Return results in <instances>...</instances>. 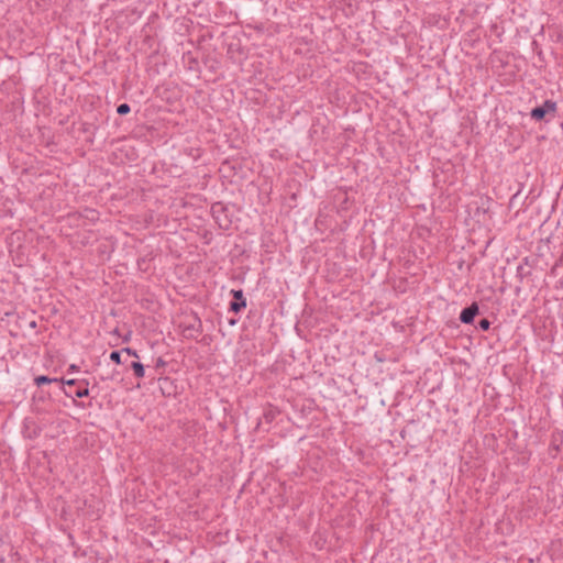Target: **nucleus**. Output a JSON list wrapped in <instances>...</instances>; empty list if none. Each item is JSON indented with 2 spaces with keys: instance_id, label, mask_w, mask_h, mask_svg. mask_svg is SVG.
<instances>
[{
  "instance_id": "obj_24",
  "label": "nucleus",
  "mask_w": 563,
  "mask_h": 563,
  "mask_svg": "<svg viewBox=\"0 0 563 563\" xmlns=\"http://www.w3.org/2000/svg\"><path fill=\"white\" fill-rule=\"evenodd\" d=\"M560 284H561V287L563 288V276H562V279L560 280Z\"/></svg>"
},
{
  "instance_id": "obj_25",
  "label": "nucleus",
  "mask_w": 563,
  "mask_h": 563,
  "mask_svg": "<svg viewBox=\"0 0 563 563\" xmlns=\"http://www.w3.org/2000/svg\"><path fill=\"white\" fill-rule=\"evenodd\" d=\"M74 404H75L76 406H79V405H80V404H79L78 401H76L75 399H74Z\"/></svg>"
},
{
  "instance_id": "obj_20",
  "label": "nucleus",
  "mask_w": 563,
  "mask_h": 563,
  "mask_svg": "<svg viewBox=\"0 0 563 563\" xmlns=\"http://www.w3.org/2000/svg\"><path fill=\"white\" fill-rule=\"evenodd\" d=\"M519 195H520V190L517 191L515 195H512L511 198H510V203H514L515 200L519 197Z\"/></svg>"
},
{
  "instance_id": "obj_16",
  "label": "nucleus",
  "mask_w": 563,
  "mask_h": 563,
  "mask_svg": "<svg viewBox=\"0 0 563 563\" xmlns=\"http://www.w3.org/2000/svg\"><path fill=\"white\" fill-rule=\"evenodd\" d=\"M121 351H122V353H126L130 356L139 357L137 351L133 350L131 347H123V349H121Z\"/></svg>"
},
{
  "instance_id": "obj_17",
  "label": "nucleus",
  "mask_w": 563,
  "mask_h": 563,
  "mask_svg": "<svg viewBox=\"0 0 563 563\" xmlns=\"http://www.w3.org/2000/svg\"><path fill=\"white\" fill-rule=\"evenodd\" d=\"M267 422H272L275 419V412L269 410L263 415Z\"/></svg>"
},
{
  "instance_id": "obj_2",
  "label": "nucleus",
  "mask_w": 563,
  "mask_h": 563,
  "mask_svg": "<svg viewBox=\"0 0 563 563\" xmlns=\"http://www.w3.org/2000/svg\"><path fill=\"white\" fill-rule=\"evenodd\" d=\"M556 102L548 99L541 106H537L530 111V117L537 122L545 121L549 122L556 115Z\"/></svg>"
},
{
  "instance_id": "obj_6",
  "label": "nucleus",
  "mask_w": 563,
  "mask_h": 563,
  "mask_svg": "<svg viewBox=\"0 0 563 563\" xmlns=\"http://www.w3.org/2000/svg\"><path fill=\"white\" fill-rule=\"evenodd\" d=\"M185 336L188 339H196L199 334L202 333V323L201 320L195 317L192 323L186 324L184 327Z\"/></svg>"
},
{
  "instance_id": "obj_13",
  "label": "nucleus",
  "mask_w": 563,
  "mask_h": 563,
  "mask_svg": "<svg viewBox=\"0 0 563 563\" xmlns=\"http://www.w3.org/2000/svg\"><path fill=\"white\" fill-rule=\"evenodd\" d=\"M478 328L482 330V331H488L489 328H490V321L486 318L484 319H481L478 321Z\"/></svg>"
},
{
  "instance_id": "obj_21",
  "label": "nucleus",
  "mask_w": 563,
  "mask_h": 563,
  "mask_svg": "<svg viewBox=\"0 0 563 563\" xmlns=\"http://www.w3.org/2000/svg\"><path fill=\"white\" fill-rule=\"evenodd\" d=\"M558 268H559V266H556L554 264L553 267L551 268V275L556 276L558 275Z\"/></svg>"
},
{
  "instance_id": "obj_22",
  "label": "nucleus",
  "mask_w": 563,
  "mask_h": 563,
  "mask_svg": "<svg viewBox=\"0 0 563 563\" xmlns=\"http://www.w3.org/2000/svg\"><path fill=\"white\" fill-rule=\"evenodd\" d=\"M158 380H159V382H162V383H170V378H169V377H167V376H165V377H159V378H158Z\"/></svg>"
},
{
  "instance_id": "obj_15",
  "label": "nucleus",
  "mask_w": 563,
  "mask_h": 563,
  "mask_svg": "<svg viewBox=\"0 0 563 563\" xmlns=\"http://www.w3.org/2000/svg\"><path fill=\"white\" fill-rule=\"evenodd\" d=\"M517 275L522 279L523 277L530 275V271H526L522 265H519L517 268Z\"/></svg>"
},
{
  "instance_id": "obj_5",
  "label": "nucleus",
  "mask_w": 563,
  "mask_h": 563,
  "mask_svg": "<svg viewBox=\"0 0 563 563\" xmlns=\"http://www.w3.org/2000/svg\"><path fill=\"white\" fill-rule=\"evenodd\" d=\"M479 313V307L477 302H472L470 306L462 309L460 313V321L464 324H472L475 317Z\"/></svg>"
},
{
  "instance_id": "obj_23",
  "label": "nucleus",
  "mask_w": 563,
  "mask_h": 563,
  "mask_svg": "<svg viewBox=\"0 0 563 563\" xmlns=\"http://www.w3.org/2000/svg\"><path fill=\"white\" fill-rule=\"evenodd\" d=\"M229 323H230L231 325H234V324L236 323V321H235L234 319H231V320L229 321Z\"/></svg>"
},
{
  "instance_id": "obj_10",
  "label": "nucleus",
  "mask_w": 563,
  "mask_h": 563,
  "mask_svg": "<svg viewBox=\"0 0 563 563\" xmlns=\"http://www.w3.org/2000/svg\"><path fill=\"white\" fill-rule=\"evenodd\" d=\"M24 435L29 439H35L40 435V430L37 428L30 429L29 428V420L24 421Z\"/></svg>"
},
{
  "instance_id": "obj_7",
  "label": "nucleus",
  "mask_w": 563,
  "mask_h": 563,
  "mask_svg": "<svg viewBox=\"0 0 563 563\" xmlns=\"http://www.w3.org/2000/svg\"><path fill=\"white\" fill-rule=\"evenodd\" d=\"M563 442V437L558 433L552 435V440L549 446L550 452H554L556 454L560 451L561 444Z\"/></svg>"
},
{
  "instance_id": "obj_14",
  "label": "nucleus",
  "mask_w": 563,
  "mask_h": 563,
  "mask_svg": "<svg viewBox=\"0 0 563 563\" xmlns=\"http://www.w3.org/2000/svg\"><path fill=\"white\" fill-rule=\"evenodd\" d=\"M167 365V362L163 357H157L155 361V369L159 371L161 368L165 367Z\"/></svg>"
},
{
  "instance_id": "obj_12",
  "label": "nucleus",
  "mask_w": 563,
  "mask_h": 563,
  "mask_svg": "<svg viewBox=\"0 0 563 563\" xmlns=\"http://www.w3.org/2000/svg\"><path fill=\"white\" fill-rule=\"evenodd\" d=\"M121 354H122V351H112L110 353V360L115 363V364H122V360H121Z\"/></svg>"
},
{
  "instance_id": "obj_11",
  "label": "nucleus",
  "mask_w": 563,
  "mask_h": 563,
  "mask_svg": "<svg viewBox=\"0 0 563 563\" xmlns=\"http://www.w3.org/2000/svg\"><path fill=\"white\" fill-rule=\"evenodd\" d=\"M131 107L128 103H121L117 107V113L120 115H125L130 113Z\"/></svg>"
},
{
  "instance_id": "obj_1",
  "label": "nucleus",
  "mask_w": 563,
  "mask_h": 563,
  "mask_svg": "<svg viewBox=\"0 0 563 563\" xmlns=\"http://www.w3.org/2000/svg\"><path fill=\"white\" fill-rule=\"evenodd\" d=\"M62 389L67 397L84 398L89 396L87 379H65L60 378Z\"/></svg>"
},
{
  "instance_id": "obj_19",
  "label": "nucleus",
  "mask_w": 563,
  "mask_h": 563,
  "mask_svg": "<svg viewBox=\"0 0 563 563\" xmlns=\"http://www.w3.org/2000/svg\"><path fill=\"white\" fill-rule=\"evenodd\" d=\"M555 265L561 267L563 265V253L561 254V256L556 260L555 262Z\"/></svg>"
},
{
  "instance_id": "obj_9",
  "label": "nucleus",
  "mask_w": 563,
  "mask_h": 563,
  "mask_svg": "<svg viewBox=\"0 0 563 563\" xmlns=\"http://www.w3.org/2000/svg\"><path fill=\"white\" fill-rule=\"evenodd\" d=\"M34 383L36 386L41 387L45 384H51V383H60V378H51L48 376H45V375H40V376H36L34 378Z\"/></svg>"
},
{
  "instance_id": "obj_18",
  "label": "nucleus",
  "mask_w": 563,
  "mask_h": 563,
  "mask_svg": "<svg viewBox=\"0 0 563 563\" xmlns=\"http://www.w3.org/2000/svg\"><path fill=\"white\" fill-rule=\"evenodd\" d=\"M77 371H78V366H77V365H75V364H71V365L68 367V369H67V372H68V373H74V372H77Z\"/></svg>"
},
{
  "instance_id": "obj_4",
  "label": "nucleus",
  "mask_w": 563,
  "mask_h": 563,
  "mask_svg": "<svg viewBox=\"0 0 563 563\" xmlns=\"http://www.w3.org/2000/svg\"><path fill=\"white\" fill-rule=\"evenodd\" d=\"M230 292L234 300L230 302L229 310L234 313H239L246 307V299L244 297L243 290L232 289Z\"/></svg>"
},
{
  "instance_id": "obj_8",
  "label": "nucleus",
  "mask_w": 563,
  "mask_h": 563,
  "mask_svg": "<svg viewBox=\"0 0 563 563\" xmlns=\"http://www.w3.org/2000/svg\"><path fill=\"white\" fill-rule=\"evenodd\" d=\"M133 374L136 378H143L145 376V367L141 362H132L130 365Z\"/></svg>"
},
{
  "instance_id": "obj_3",
  "label": "nucleus",
  "mask_w": 563,
  "mask_h": 563,
  "mask_svg": "<svg viewBox=\"0 0 563 563\" xmlns=\"http://www.w3.org/2000/svg\"><path fill=\"white\" fill-rule=\"evenodd\" d=\"M211 213L220 229L229 230L231 228L232 221L229 216V209L223 202L218 201L212 203Z\"/></svg>"
}]
</instances>
